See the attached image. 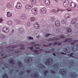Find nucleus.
I'll return each mask as SVG.
<instances>
[{
  "mask_svg": "<svg viewBox=\"0 0 78 78\" xmlns=\"http://www.w3.org/2000/svg\"><path fill=\"white\" fill-rule=\"evenodd\" d=\"M18 66H19L20 67H22V66L23 65L22 64V63L20 61H18Z\"/></svg>",
  "mask_w": 78,
  "mask_h": 78,
  "instance_id": "28",
  "label": "nucleus"
},
{
  "mask_svg": "<svg viewBox=\"0 0 78 78\" xmlns=\"http://www.w3.org/2000/svg\"><path fill=\"white\" fill-rule=\"evenodd\" d=\"M28 59H25L24 60V62H30V60L31 61H32V58L30 57H28Z\"/></svg>",
  "mask_w": 78,
  "mask_h": 78,
  "instance_id": "13",
  "label": "nucleus"
},
{
  "mask_svg": "<svg viewBox=\"0 0 78 78\" xmlns=\"http://www.w3.org/2000/svg\"><path fill=\"white\" fill-rule=\"evenodd\" d=\"M70 17V14L67 13L65 15V18L66 19H67V18H69Z\"/></svg>",
  "mask_w": 78,
  "mask_h": 78,
  "instance_id": "25",
  "label": "nucleus"
},
{
  "mask_svg": "<svg viewBox=\"0 0 78 78\" xmlns=\"http://www.w3.org/2000/svg\"><path fill=\"white\" fill-rule=\"evenodd\" d=\"M33 7V5L30 4H27L25 5V8L26 9H31V8Z\"/></svg>",
  "mask_w": 78,
  "mask_h": 78,
  "instance_id": "5",
  "label": "nucleus"
},
{
  "mask_svg": "<svg viewBox=\"0 0 78 78\" xmlns=\"http://www.w3.org/2000/svg\"><path fill=\"white\" fill-rule=\"evenodd\" d=\"M23 73V71H21L19 73V74L20 75H22Z\"/></svg>",
  "mask_w": 78,
  "mask_h": 78,
  "instance_id": "44",
  "label": "nucleus"
},
{
  "mask_svg": "<svg viewBox=\"0 0 78 78\" xmlns=\"http://www.w3.org/2000/svg\"><path fill=\"white\" fill-rule=\"evenodd\" d=\"M73 54H74V53H71L70 55H69V56H72V57H73V56L72 55H73Z\"/></svg>",
  "mask_w": 78,
  "mask_h": 78,
  "instance_id": "51",
  "label": "nucleus"
},
{
  "mask_svg": "<svg viewBox=\"0 0 78 78\" xmlns=\"http://www.w3.org/2000/svg\"><path fill=\"white\" fill-rule=\"evenodd\" d=\"M72 50L73 51H75V48L73 47L72 48Z\"/></svg>",
  "mask_w": 78,
  "mask_h": 78,
  "instance_id": "50",
  "label": "nucleus"
},
{
  "mask_svg": "<svg viewBox=\"0 0 78 78\" xmlns=\"http://www.w3.org/2000/svg\"><path fill=\"white\" fill-rule=\"evenodd\" d=\"M52 66L54 67V68H57L58 67V66L56 64H54Z\"/></svg>",
  "mask_w": 78,
  "mask_h": 78,
  "instance_id": "39",
  "label": "nucleus"
},
{
  "mask_svg": "<svg viewBox=\"0 0 78 78\" xmlns=\"http://www.w3.org/2000/svg\"><path fill=\"white\" fill-rule=\"evenodd\" d=\"M59 9H58L57 10L56 9H52L50 11V12H51V13H54V12L57 14V13H58V12H59Z\"/></svg>",
  "mask_w": 78,
  "mask_h": 78,
  "instance_id": "7",
  "label": "nucleus"
},
{
  "mask_svg": "<svg viewBox=\"0 0 78 78\" xmlns=\"http://www.w3.org/2000/svg\"><path fill=\"white\" fill-rule=\"evenodd\" d=\"M59 72L61 73H62V72H63V73H67L66 71L64 70V69L63 68H62V69H60Z\"/></svg>",
  "mask_w": 78,
  "mask_h": 78,
  "instance_id": "17",
  "label": "nucleus"
},
{
  "mask_svg": "<svg viewBox=\"0 0 78 78\" xmlns=\"http://www.w3.org/2000/svg\"><path fill=\"white\" fill-rule=\"evenodd\" d=\"M16 8L17 9H20L22 8V4L20 2H18L16 5Z\"/></svg>",
  "mask_w": 78,
  "mask_h": 78,
  "instance_id": "6",
  "label": "nucleus"
},
{
  "mask_svg": "<svg viewBox=\"0 0 78 78\" xmlns=\"http://www.w3.org/2000/svg\"><path fill=\"white\" fill-rule=\"evenodd\" d=\"M34 76L35 77H36V78H37L39 77V74H37L36 72H35L34 73Z\"/></svg>",
  "mask_w": 78,
  "mask_h": 78,
  "instance_id": "23",
  "label": "nucleus"
},
{
  "mask_svg": "<svg viewBox=\"0 0 78 78\" xmlns=\"http://www.w3.org/2000/svg\"><path fill=\"white\" fill-rule=\"evenodd\" d=\"M41 68H42V69H45V67L43 65L41 64Z\"/></svg>",
  "mask_w": 78,
  "mask_h": 78,
  "instance_id": "42",
  "label": "nucleus"
},
{
  "mask_svg": "<svg viewBox=\"0 0 78 78\" xmlns=\"http://www.w3.org/2000/svg\"><path fill=\"white\" fill-rule=\"evenodd\" d=\"M71 45H74L75 44V43H71Z\"/></svg>",
  "mask_w": 78,
  "mask_h": 78,
  "instance_id": "61",
  "label": "nucleus"
},
{
  "mask_svg": "<svg viewBox=\"0 0 78 78\" xmlns=\"http://www.w3.org/2000/svg\"><path fill=\"white\" fill-rule=\"evenodd\" d=\"M67 31L68 33H70V32H71V30H67Z\"/></svg>",
  "mask_w": 78,
  "mask_h": 78,
  "instance_id": "57",
  "label": "nucleus"
},
{
  "mask_svg": "<svg viewBox=\"0 0 78 78\" xmlns=\"http://www.w3.org/2000/svg\"><path fill=\"white\" fill-rule=\"evenodd\" d=\"M20 51H15V53H20Z\"/></svg>",
  "mask_w": 78,
  "mask_h": 78,
  "instance_id": "52",
  "label": "nucleus"
},
{
  "mask_svg": "<svg viewBox=\"0 0 78 78\" xmlns=\"http://www.w3.org/2000/svg\"><path fill=\"white\" fill-rule=\"evenodd\" d=\"M15 23L16 25H20V24L22 23V21L17 19L15 20Z\"/></svg>",
  "mask_w": 78,
  "mask_h": 78,
  "instance_id": "8",
  "label": "nucleus"
},
{
  "mask_svg": "<svg viewBox=\"0 0 78 78\" xmlns=\"http://www.w3.org/2000/svg\"><path fill=\"white\" fill-rule=\"evenodd\" d=\"M70 6L73 8H75L76 6V4L75 3L71 2L70 4Z\"/></svg>",
  "mask_w": 78,
  "mask_h": 78,
  "instance_id": "10",
  "label": "nucleus"
},
{
  "mask_svg": "<svg viewBox=\"0 0 78 78\" xmlns=\"http://www.w3.org/2000/svg\"><path fill=\"white\" fill-rule=\"evenodd\" d=\"M46 61L47 62H45V64L46 65H47V66H49L51 64V62H53V59L51 58H48ZM50 61L51 62H50Z\"/></svg>",
  "mask_w": 78,
  "mask_h": 78,
  "instance_id": "1",
  "label": "nucleus"
},
{
  "mask_svg": "<svg viewBox=\"0 0 78 78\" xmlns=\"http://www.w3.org/2000/svg\"><path fill=\"white\" fill-rule=\"evenodd\" d=\"M20 46L21 47H22V48H20V49L21 50H24V49H25V48L23 47L25 46V45H24L20 44Z\"/></svg>",
  "mask_w": 78,
  "mask_h": 78,
  "instance_id": "26",
  "label": "nucleus"
},
{
  "mask_svg": "<svg viewBox=\"0 0 78 78\" xmlns=\"http://www.w3.org/2000/svg\"><path fill=\"white\" fill-rule=\"evenodd\" d=\"M40 11L41 14H45L47 12V9L45 8H43L41 9Z\"/></svg>",
  "mask_w": 78,
  "mask_h": 78,
  "instance_id": "3",
  "label": "nucleus"
},
{
  "mask_svg": "<svg viewBox=\"0 0 78 78\" xmlns=\"http://www.w3.org/2000/svg\"><path fill=\"white\" fill-rule=\"evenodd\" d=\"M74 27L76 28H78V23L74 24Z\"/></svg>",
  "mask_w": 78,
  "mask_h": 78,
  "instance_id": "31",
  "label": "nucleus"
},
{
  "mask_svg": "<svg viewBox=\"0 0 78 78\" xmlns=\"http://www.w3.org/2000/svg\"><path fill=\"white\" fill-rule=\"evenodd\" d=\"M21 17L23 19H27V15L26 14H22Z\"/></svg>",
  "mask_w": 78,
  "mask_h": 78,
  "instance_id": "16",
  "label": "nucleus"
},
{
  "mask_svg": "<svg viewBox=\"0 0 78 78\" xmlns=\"http://www.w3.org/2000/svg\"><path fill=\"white\" fill-rule=\"evenodd\" d=\"M34 27L36 29H38L39 28V24H38L37 22L36 23L34 24Z\"/></svg>",
  "mask_w": 78,
  "mask_h": 78,
  "instance_id": "9",
  "label": "nucleus"
},
{
  "mask_svg": "<svg viewBox=\"0 0 78 78\" xmlns=\"http://www.w3.org/2000/svg\"><path fill=\"white\" fill-rule=\"evenodd\" d=\"M32 51H34L33 53L37 55L39 53V51L37 50H32Z\"/></svg>",
  "mask_w": 78,
  "mask_h": 78,
  "instance_id": "24",
  "label": "nucleus"
},
{
  "mask_svg": "<svg viewBox=\"0 0 78 78\" xmlns=\"http://www.w3.org/2000/svg\"><path fill=\"white\" fill-rule=\"evenodd\" d=\"M2 22H3V19L0 18V23H2Z\"/></svg>",
  "mask_w": 78,
  "mask_h": 78,
  "instance_id": "49",
  "label": "nucleus"
},
{
  "mask_svg": "<svg viewBox=\"0 0 78 78\" xmlns=\"http://www.w3.org/2000/svg\"><path fill=\"white\" fill-rule=\"evenodd\" d=\"M3 30H9V27H4L2 28Z\"/></svg>",
  "mask_w": 78,
  "mask_h": 78,
  "instance_id": "38",
  "label": "nucleus"
},
{
  "mask_svg": "<svg viewBox=\"0 0 78 78\" xmlns=\"http://www.w3.org/2000/svg\"><path fill=\"white\" fill-rule=\"evenodd\" d=\"M67 11H72V9H67Z\"/></svg>",
  "mask_w": 78,
  "mask_h": 78,
  "instance_id": "56",
  "label": "nucleus"
},
{
  "mask_svg": "<svg viewBox=\"0 0 78 78\" xmlns=\"http://www.w3.org/2000/svg\"><path fill=\"white\" fill-rule=\"evenodd\" d=\"M63 29L65 30H72V28L71 27H63Z\"/></svg>",
  "mask_w": 78,
  "mask_h": 78,
  "instance_id": "29",
  "label": "nucleus"
},
{
  "mask_svg": "<svg viewBox=\"0 0 78 78\" xmlns=\"http://www.w3.org/2000/svg\"><path fill=\"white\" fill-rule=\"evenodd\" d=\"M61 22L62 23H66V21L64 20H62Z\"/></svg>",
  "mask_w": 78,
  "mask_h": 78,
  "instance_id": "37",
  "label": "nucleus"
},
{
  "mask_svg": "<svg viewBox=\"0 0 78 78\" xmlns=\"http://www.w3.org/2000/svg\"><path fill=\"white\" fill-rule=\"evenodd\" d=\"M29 39H33V37H29Z\"/></svg>",
  "mask_w": 78,
  "mask_h": 78,
  "instance_id": "53",
  "label": "nucleus"
},
{
  "mask_svg": "<svg viewBox=\"0 0 78 78\" xmlns=\"http://www.w3.org/2000/svg\"><path fill=\"white\" fill-rule=\"evenodd\" d=\"M60 11H61V12H63L64 11V10H63V9H61V10H60Z\"/></svg>",
  "mask_w": 78,
  "mask_h": 78,
  "instance_id": "60",
  "label": "nucleus"
},
{
  "mask_svg": "<svg viewBox=\"0 0 78 78\" xmlns=\"http://www.w3.org/2000/svg\"><path fill=\"white\" fill-rule=\"evenodd\" d=\"M55 24L57 27H59L60 26V24L59 23V21L56 20L55 22Z\"/></svg>",
  "mask_w": 78,
  "mask_h": 78,
  "instance_id": "15",
  "label": "nucleus"
},
{
  "mask_svg": "<svg viewBox=\"0 0 78 78\" xmlns=\"http://www.w3.org/2000/svg\"><path fill=\"white\" fill-rule=\"evenodd\" d=\"M44 2L45 3H46L47 5H48V3L50 2L49 0H44Z\"/></svg>",
  "mask_w": 78,
  "mask_h": 78,
  "instance_id": "32",
  "label": "nucleus"
},
{
  "mask_svg": "<svg viewBox=\"0 0 78 78\" xmlns=\"http://www.w3.org/2000/svg\"><path fill=\"white\" fill-rule=\"evenodd\" d=\"M51 35L50 34H46V35H45V36L46 37H48V36H50Z\"/></svg>",
  "mask_w": 78,
  "mask_h": 78,
  "instance_id": "46",
  "label": "nucleus"
},
{
  "mask_svg": "<svg viewBox=\"0 0 78 78\" xmlns=\"http://www.w3.org/2000/svg\"><path fill=\"white\" fill-rule=\"evenodd\" d=\"M72 42V39L68 38V39H65V41H64V42Z\"/></svg>",
  "mask_w": 78,
  "mask_h": 78,
  "instance_id": "18",
  "label": "nucleus"
},
{
  "mask_svg": "<svg viewBox=\"0 0 78 78\" xmlns=\"http://www.w3.org/2000/svg\"><path fill=\"white\" fill-rule=\"evenodd\" d=\"M30 20L31 22H35L36 20V18L34 16H32V17H30Z\"/></svg>",
  "mask_w": 78,
  "mask_h": 78,
  "instance_id": "11",
  "label": "nucleus"
},
{
  "mask_svg": "<svg viewBox=\"0 0 78 78\" xmlns=\"http://www.w3.org/2000/svg\"><path fill=\"white\" fill-rule=\"evenodd\" d=\"M53 39H49L48 40V41H53Z\"/></svg>",
  "mask_w": 78,
  "mask_h": 78,
  "instance_id": "58",
  "label": "nucleus"
},
{
  "mask_svg": "<svg viewBox=\"0 0 78 78\" xmlns=\"http://www.w3.org/2000/svg\"><path fill=\"white\" fill-rule=\"evenodd\" d=\"M55 20V18L54 17H52L51 18V21H54Z\"/></svg>",
  "mask_w": 78,
  "mask_h": 78,
  "instance_id": "45",
  "label": "nucleus"
},
{
  "mask_svg": "<svg viewBox=\"0 0 78 78\" xmlns=\"http://www.w3.org/2000/svg\"><path fill=\"white\" fill-rule=\"evenodd\" d=\"M50 72L51 73H53L54 74L56 73V72H55V71H54L53 70H51Z\"/></svg>",
  "mask_w": 78,
  "mask_h": 78,
  "instance_id": "41",
  "label": "nucleus"
},
{
  "mask_svg": "<svg viewBox=\"0 0 78 78\" xmlns=\"http://www.w3.org/2000/svg\"><path fill=\"white\" fill-rule=\"evenodd\" d=\"M76 21H77L76 18H74L71 20V23H72V24H73V23H75L76 22Z\"/></svg>",
  "mask_w": 78,
  "mask_h": 78,
  "instance_id": "14",
  "label": "nucleus"
},
{
  "mask_svg": "<svg viewBox=\"0 0 78 78\" xmlns=\"http://www.w3.org/2000/svg\"><path fill=\"white\" fill-rule=\"evenodd\" d=\"M53 44L54 45H61L62 44V43H59V42H58V43L57 42H55Z\"/></svg>",
  "mask_w": 78,
  "mask_h": 78,
  "instance_id": "20",
  "label": "nucleus"
},
{
  "mask_svg": "<svg viewBox=\"0 0 78 78\" xmlns=\"http://www.w3.org/2000/svg\"><path fill=\"white\" fill-rule=\"evenodd\" d=\"M3 78H8V75L6 74H4L3 76Z\"/></svg>",
  "mask_w": 78,
  "mask_h": 78,
  "instance_id": "35",
  "label": "nucleus"
},
{
  "mask_svg": "<svg viewBox=\"0 0 78 78\" xmlns=\"http://www.w3.org/2000/svg\"><path fill=\"white\" fill-rule=\"evenodd\" d=\"M31 12L32 14H33L34 15H37L38 13L37 8H33L32 9Z\"/></svg>",
  "mask_w": 78,
  "mask_h": 78,
  "instance_id": "2",
  "label": "nucleus"
},
{
  "mask_svg": "<svg viewBox=\"0 0 78 78\" xmlns=\"http://www.w3.org/2000/svg\"><path fill=\"white\" fill-rule=\"evenodd\" d=\"M60 37L62 38V39H64V35H61L60 36Z\"/></svg>",
  "mask_w": 78,
  "mask_h": 78,
  "instance_id": "43",
  "label": "nucleus"
},
{
  "mask_svg": "<svg viewBox=\"0 0 78 78\" xmlns=\"http://www.w3.org/2000/svg\"><path fill=\"white\" fill-rule=\"evenodd\" d=\"M3 31L4 33H6L9 32V30H3Z\"/></svg>",
  "mask_w": 78,
  "mask_h": 78,
  "instance_id": "33",
  "label": "nucleus"
},
{
  "mask_svg": "<svg viewBox=\"0 0 78 78\" xmlns=\"http://www.w3.org/2000/svg\"><path fill=\"white\" fill-rule=\"evenodd\" d=\"M14 59H10L9 60V63L11 64H13L14 63Z\"/></svg>",
  "mask_w": 78,
  "mask_h": 78,
  "instance_id": "30",
  "label": "nucleus"
},
{
  "mask_svg": "<svg viewBox=\"0 0 78 78\" xmlns=\"http://www.w3.org/2000/svg\"><path fill=\"white\" fill-rule=\"evenodd\" d=\"M47 73H48V71H45L44 72V74L45 76H47Z\"/></svg>",
  "mask_w": 78,
  "mask_h": 78,
  "instance_id": "36",
  "label": "nucleus"
},
{
  "mask_svg": "<svg viewBox=\"0 0 78 78\" xmlns=\"http://www.w3.org/2000/svg\"><path fill=\"white\" fill-rule=\"evenodd\" d=\"M69 5V0H66L63 3V6L65 8H67Z\"/></svg>",
  "mask_w": 78,
  "mask_h": 78,
  "instance_id": "4",
  "label": "nucleus"
},
{
  "mask_svg": "<svg viewBox=\"0 0 78 78\" xmlns=\"http://www.w3.org/2000/svg\"><path fill=\"white\" fill-rule=\"evenodd\" d=\"M16 48V47L10 46L9 47H7V48L8 50H10L11 49V48H12V49H14V48Z\"/></svg>",
  "mask_w": 78,
  "mask_h": 78,
  "instance_id": "22",
  "label": "nucleus"
},
{
  "mask_svg": "<svg viewBox=\"0 0 78 78\" xmlns=\"http://www.w3.org/2000/svg\"><path fill=\"white\" fill-rule=\"evenodd\" d=\"M1 38L2 39H3V38H4V36L3 35H2L1 37Z\"/></svg>",
  "mask_w": 78,
  "mask_h": 78,
  "instance_id": "55",
  "label": "nucleus"
},
{
  "mask_svg": "<svg viewBox=\"0 0 78 78\" xmlns=\"http://www.w3.org/2000/svg\"><path fill=\"white\" fill-rule=\"evenodd\" d=\"M19 30H22V29H23V27H20L19 28Z\"/></svg>",
  "mask_w": 78,
  "mask_h": 78,
  "instance_id": "54",
  "label": "nucleus"
},
{
  "mask_svg": "<svg viewBox=\"0 0 78 78\" xmlns=\"http://www.w3.org/2000/svg\"><path fill=\"white\" fill-rule=\"evenodd\" d=\"M7 16L8 17H10L12 16V14L10 13V12H8L7 13Z\"/></svg>",
  "mask_w": 78,
  "mask_h": 78,
  "instance_id": "27",
  "label": "nucleus"
},
{
  "mask_svg": "<svg viewBox=\"0 0 78 78\" xmlns=\"http://www.w3.org/2000/svg\"><path fill=\"white\" fill-rule=\"evenodd\" d=\"M59 39H57L56 38H54V41H58V40H59Z\"/></svg>",
  "mask_w": 78,
  "mask_h": 78,
  "instance_id": "48",
  "label": "nucleus"
},
{
  "mask_svg": "<svg viewBox=\"0 0 78 78\" xmlns=\"http://www.w3.org/2000/svg\"><path fill=\"white\" fill-rule=\"evenodd\" d=\"M52 45V44H51V43H50L48 45H45V44H44L43 45V46L44 47H49V46H50V45Z\"/></svg>",
  "mask_w": 78,
  "mask_h": 78,
  "instance_id": "34",
  "label": "nucleus"
},
{
  "mask_svg": "<svg viewBox=\"0 0 78 78\" xmlns=\"http://www.w3.org/2000/svg\"><path fill=\"white\" fill-rule=\"evenodd\" d=\"M35 44V42H33L31 43V44Z\"/></svg>",
  "mask_w": 78,
  "mask_h": 78,
  "instance_id": "63",
  "label": "nucleus"
},
{
  "mask_svg": "<svg viewBox=\"0 0 78 78\" xmlns=\"http://www.w3.org/2000/svg\"><path fill=\"white\" fill-rule=\"evenodd\" d=\"M7 23L9 25H12L13 23V22L11 20H9L7 21Z\"/></svg>",
  "mask_w": 78,
  "mask_h": 78,
  "instance_id": "12",
  "label": "nucleus"
},
{
  "mask_svg": "<svg viewBox=\"0 0 78 78\" xmlns=\"http://www.w3.org/2000/svg\"><path fill=\"white\" fill-rule=\"evenodd\" d=\"M29 48H30V50H33V47H30Z\"/></svg>",
  "mask_w": 78,
  "mask_h": 78,
  "instance_id": "59",
  "label": "nucleus"
},
{
  "mask_svg": "<svg viewBox=\"0 0 78 78\" xmlns=\"http://www.w3.org/2000/svg\"><path fill=\"white\" fill-rule=\"evenodd\" d=\"M30 2L31 4H36V0H30Z\"/></svg>",
  "mask_w": 78,
  "mask_h": 78,
  "instance_id": "21",
  "label": "nucleus"
},
{
  "mask_svg": "<svg viewBox=\"0 0 78 78\" xmlns=\"http://www.w3.org/2000/svg\"><path fill=\"white\" fill-rule=\"evenodd\" d=\"M26 72L27 73H30L31 72V71L30 70H27L26 71Z\"/></svg>",
  "mask_w": 78,
  "mask_h": 78,
  "instance_id": "47",
  "label": "nucleus"
},
{
  "mask_svg": "<svg viewBox=\"0 0 78 78\" xmlns=\"http://www.w3.org/2000/svg\"><path fill=\"white\" fill-rule=\"evenodd\" d=\"M27 27H30V22H27Z\"/></svg>",
  "mask_w": 78,
  "mask_h": 78,
  "instance_id": "40",
  "label": "nucleus"
},
{
  "mask_svg": "<svg viewBox=\"0 0 78 78\" xmlns=\"http://www.w3.org/2000/svg\"><path fill=\"white\" fill-rule=\"evenodd\" d=\"M6 6L7 8H12V5L10 3H8L6 5Z\"/></svg>",
  "mask_w": 78,
  "mask_h": 78,
  "instance_id": "19",
  "label": "nucleus"
},
{
  "mask_svg": "<svg viewBox=\"0 0 78 78\" xmlns=\"http://www.w3.org/2000/svg\"><path fill=\"white\" fill-rule=\"evenodd\" d=\"M53 55H54V56H56V54H55V53H53Z\"/></svg>",
  "mask_w": 78,
  "mask_h": 78,
  "instance_id": "64",
  "label": "nucleus"
},
{
  "mask_svg": "<svg viewBox=\"0 0 78 78\" xmlns=\"http://www.w3.org/2000/svg\"><path fill=\"white\" fill-rule=\"evenodd\" d=\"M62 55H66V53H64V52H62Z\"/></svg>",
  "mask_w": 78,
  "mask_h": 78,
  "instance_id": "62",
  "label": "nucleus"
}]
</instances>
